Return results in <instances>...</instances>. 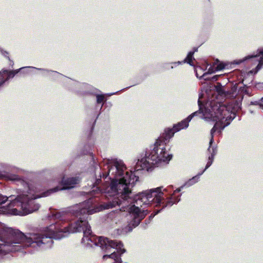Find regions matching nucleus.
I'll use <instances>...</instances> for the list:
<instances>
[{"label":"nucleus","mask_w":263,"mask_h":263,"mask_svg":"<svg viewBox=\"0 0 263 263\" xmlns=\"http://www.w3.org/2000/svg\"><path fill=\"white\" fill-rule=\"evenodd\" d=\"M9 80L7 76L3 72V69L0 71V88Z\"/></svg>","instance_id":"17"},{"label":"nucleus","mask_w":263,"mask_h":263,"mask_svg":"<svg viewBox=\"0 0 263 263\" xmlns=\"http://www.w3.org/2000/svg\"><path fill=\"white\" fill-rule=\"evenodd\" d=\"M80 182V178L78 177H70L67 179H63L62 180V187L56 186L58 187V190L57 192L60 190H68L73 188L76 185L79 183Z\"/></svg>","instance_id":"11"},{"label":"nucleus","mask_w":263,"mask_h":263,"mask_svg":"<svg viewBox=\"0 0 263 263\" xmlns=\"http://www.w3.org/2000/svg\"><path fill=\"white\" fill-rule=\"evenodd\" d=\"M28 68L35 69L36 70H40V71H44V72H52L53 73V76L54 77H57V78H58V77H64V76H63L61 73L58 72L57 71L49 70L48 69H43V68H36V67H33V66L23 67H21L18 69L13 70H8L7 69H3V72H4V73H6V76H7V77H8V78H9V79H10L13 78L15 76V75L17 73H18L21 70L24 69H28Z\"/></svg>","instance_id":"8"},{"label":"nucleus","mask_w":263,"mask_h":263,"mask_svg":"<svg viewBox=\"0 0 263 263\" xmlns=\"http://www.w3.org/2000/svg\"><path fill=\"white\" fill-rule=\"evenodd\" d=\"M204 172L205 171H204V170H203L202 172L199 173L197 175H196V176H198V179L199 180V178H200V176L201 175H202Z\"/></svg>","instance_id":"26"},{"label":"nucleus","mask_w":263,"mask_h":263,"mask_svg":"<svg viewBox=\"0 0 263 263\" xmlns=\"http://www.w3.org/2000/svg\"><path fill=\"white\" fill-rule=\"evenodd\" d=\"M236 114H230L226 117L224 122L223 124L219 123V122L215 123L213 127L211 130V139L209 142V146L208 148V151L210 153L209 156L208 162L205 165L204 171H205L213 163L214 157L217 153V148L216 146H213L212 144L214 142V134L216 131L219 133L221 132L227 126H228L231 121L235 118Z\"/></svg>","instance_id":"6"},{"label":"nucleus","mask_w":263,"mask_h":263,"mask_svg":"<svg viewBox=\"0 0 263 263\" xmlns=\"http://www.w3.org/2000/svg\"><path fill=\"white\" fill-rule=\"evenodd\" d=\"M0 255L18 251L22 248H45L52 243L50 236L44 237L34 233L26 235L18 230L6 226L0 227Z\"/></svg>","instance_id":"3"},{"label":"nucleus","mask_w":263,"mask_h":263,"mask_svg":"<svg viewBox=\"0 0 263 263\" xmlns=\"http://www.w3.org/2000/svg\"><path fill=\"white\" fill-rule=\"evenodd\" d=\"M0 51L1 52L2 54L4 56H5V57H7V58L9 59V60L11 62L10 64H12V65H13V61H11L10 60V59L9 57L7 56V55H8V52H7V51H4L3 50L1 49V48H0Z\"/></svg>","instance_id":"23"},{"label":"nucleus","mask_w":263,"mask_h":263,"mask_svg":"<svg viewBox=\"0 0 263 263\" xmlns=\"http://www.w3.org/2000/svg\"><path fill=\"white\" fill-rule=\"evenodd\" d=\"M162 208H161V209L160 210H157L156 211L154 212V214H152L149 217V220L153 219L154 218V217L157 215V214H158L162 210Z\"/></svg>","instance_id":"24"},{"label":"nucleus","mask_w":263,"mask_h":263,"mask_svg":"<svg viewBox=\"0 0 263 263\" xmlns=\"http://www.w3.org/2000/svg\"><path fill=\"white\" fill-rule=\"evenodd\" d=\"M237 89V84L231 86V89L230 90H227L229 91L228 97H234L236 95V91Z\"/></svg>","instance_id":"18"},{"label":"nucleus","mask_w":263,"mask_h":263,"mask_svg":"<svg viewBox=\"0 0 263 263\" xmlns=\"http://www.w3.org/2000/svg\"><path fill=\"white\" fill-rule=\"evenodd\" d=\"M251 104H252V105H258L260 107V108H261V109H263V97L261 98V99L260 100V101L259 102H251Z\"/></svg>","instance_id":"22"},{"label":"nucleus","mask_w":263,"mask_h":263,"mask_svg":"<svg viewBox=\"0 0 263 263\" xmlns=\"http://www.w3.org/2000/svg\"><path fill=\"white\" fill-rule=\"evenodd\" d=\"M227 87H223L220 83H217L215 86L216 90L218 94L225 97H228L229 91L226 89Z\"/></svg>","instance_id":"14"},{"label":"nucleus","mask_w":263,"mask_h":263,"mask_svg":"<svg viewBox=\"0 0 263 263\" xmlns=\"http://www.w3.org/2000/svg\"><path fill=\"white\" fill-rule=\"evenodd\" d=\"M21 71L22 73H23L24 74H28L29 73V71L28 70H26V69H23Z\"/></svg>","instance_id":"25"},{"label":"nucleus","mask_w":263,"mask_h":263,"mask_svg":"<svg viewBox=\"0 0 263 263\" xmlns=\"http://www.w3.org/2000/svg\"><path fill=\"white\" fill-rule=\"evenodd\" d=\"M245 80H244V79H243V80H242V83H243L244 85H245V86H247L248 84H247V83H246V82L245 83Z\"/></svg>","instance_id":"29"},{"label":"nucleus","mask_w":263,"mask_h":263,"mask_svg":"<svg viewBox=\"0 0 263 263\" xmlns=\"http://www.w3.org/2000/svg\"><path fill=\"white\" fill-rule=\"evenodd\" d=\"M66 82L70 85V89L79 95L95 93L96 89L93 88L91 85L87 83H80L68 78H66Z\"/></svg>","instance_id":"7"},{"label":"nucleus","mask_w":263,"mask_h":263,"mask_svg":"<svg viewBox=\"0 0 263 263\" xmlns=\"http://www.w3.org/2000/svg\"><path fill=\"white\" fill-rule=\"evenodd\" d=\"M194 52H189L186 56V57L184 59L183 61L182 62H183V64L184 63H187L191 66L193 65V63L192 62L193 60H194Z\"/></svg>","instance_id":"16"},{"label":"nucleus","mask_w":263,"mask_h":263,"mask_svg":"<svg viewBox=\"0 0 263 263\" xmlns=\"http://www.w3.org/2000/svg\"><path fill=\"white\" fill-rule=\"evenodd\" d=\"M198 104L199 107L198 110L191 114L187 118L177 124L174 125L175 132H179L181 129L188 127L189 123L194 117L199 116L201 119L207 122H213L215 123L219 122L223 124L226 117L232 114L236 113L241 109L240 103L237 101H232L227 105L219 103H211L210 106L206 105L204 109L202 108V103L198 99Z\"/></svg>","instance_id":"4"},{"label":"nucleus","mask_w":263,"mask_h":263,"mask_svg":"<svg viewBox=\"0 0 263 263\" xmlns=\"http://www.w3.org/2000/svg\"><path fill=\"white\" fill-rule=\"evenodd\" d=\"M168 64L171 65V69L175 68L177 66L182 65L183 62L182 61H177L169 63Z\"/></svg>","instance_id":"20"},{"label":"nucleus","mask_w":263,"mask_h":263,"mask_svg":"<svg viewBox=\"0 0 263 263\" xmlns=\"http://www.w3.org/2000/svg\"><path fill=\"white\" fill-rule=\"evenodd\" d=\"M170 149L168 145L157 139L154 144L146 149L144 157L137 162L136 172L144 170L149 171L154 166L158 167L168 163L173 157Z\"/></svg>","instance_id":"5"},{"label":"nucleus","mask_w":263,"mask_h":263,"mask_svg":"<svg viewBox=\"0 0 263 263\" xmlns=\"http://www.w3.org/2000/svg\"><path fill=\"white\" fill-rule=\"evenodd\" d=\"M174 130V127L173 128H167L164 130V133L161 135V136L157 139H160L161 142H164V144H166L169 142V140L171 138H172L174 135L175 133Z\"/></svg>","instance_id":"13"},{"label":"nucleus","mask_w":263,"mask_h":263,"mask_svg":"<svg viewBox=\"0 0 263 263\" xmlns=\"http://www.w3.org/2000/svg\"><path fill=\"white\" fill-rule=\"evenodd\" d=\"M97 91H98V90L96 89V90L95 91V93H93V94L96 95V96L97 104H100V103H102V104L101 108H100V109H101V108H102V106L103 105L104 102L105 101H106V100L105 97V95H103V94H101V95L97 94L96 92Z\"/></svg>","instance_id":"15"},{"label":"nucleus","mask_w":263,"mask_h":263,"mask_svg":"<svg viewBox=\"0 0 263 263\" xmlns=\"http://www.w3.org/2000/svg\"><path fill=\"white\" fill-rule=\"evenodd\" d=\"M104 163V172L100 173V178L96 179L95 183L98 185L102 177L105 178L108 177L111 182L97 187L107 198L106 202L100 205V210L113 208L122 203L124 204V206L129 202L134 203V204L129 208V216L131 219L126 227L128 232L132 231L134 228L138 226L148 213L147 210L141 211L139 206L154 204L164 209L171 207L180 201L179 197H173L171 195L167 197L164 196L165 192L173 189L172 185L166 189L160 186L148 190L138 193L132 198L131 188L138 181L139 177L135 173L127 171L125 165L121 160L107 159Z\"/></svg>","instance_id":"1"},{"label":"nucleus","mask_w":263,"mask_h":263,"mask_svg":"<svg viewBox=\"0 0 263 263\" xmlns=\"http://www.w3.org/2000/svg\"><path fill=\"white\" fill-rule=\"evenodd\" d=\"M260 55H261L262 57H260L259 60H257L259 63L258 65L257 66V67H258L259 66H261L263 64V49H258L256 52V53H254L251 55H249L248 56L245 57L242 59L236 60L234 61L233 62V64L238 65L248 60L257 58L259 57Z\"/></svg>","instance_id":"10"},{"label":"nucleus","mask_w":263,"mask_h":263,"mask_svg":"<svg viewBox=\"0 0 263 263\" xmlns=\"http://www.w3.org/2000/svg\"><path fill=\"white\" fill-rule=\"evenodd\" d=\"M198 51V48L197 47H194L193 48V51H191V52H194V53L195 52H197Z\"/></svg>","instance_id":"28"},{"label":"nucleus","mask_w":263,"mask_h":263,"mask_svg":"<svg viewBox=\"0 0 263 263\" xmlns=\"http://www.w3.org/2000/svg\"><path fill=\"white\" fill-rule=\"evenodd\" d=\"M208 75V73H204L201 78H203L205 80L209 81V80H212V81H216L217 80V78L218 77V76H214L212 77V78H210L207 77V76Z\"/></svg>","instance_id":"19"},{"label":"nucleus","mask_w":263,"mask_h":263,"mask_svg":"<svg viewBox=\"0 0 263 263\" xmlns=\"http://www.w3.org/2000/svg\"><path fill=\"white\" fill-rule=\"evenodd\" d=\"M118 92V91H117V92H112V93H110L107 94V95H108V96H111L112 95L117 94Z\"/></svg>","instance_id":"27"},{"label":"nucleus","mask_w":263,"mask_h":263,"mask_svg":"<svg viewBox=\"0 0 263 263\" xmlns=\"http://www.w3.org/2000/svg\"><path fill=\"white\" fill-rule=\"evenodd\" d=\"M3 167L4 170L3 172L0 171V178L20 182L25 187L22 194H17L14 199H11L10 207L17 208L19 211L18 214L12 215H25L37 211L40 205L36 203L35 199L48 197L59 190L58 187H53L43 192L40 195H35L37 192L36 187L33 184L25 182L17 174L23 172V170L7 164H4Z\"/></svg>","instance_id":"2"},{"label":"nucleus","mask_w":263,"mask_h":263,"mask_svg":"<svg viewBox=\"0 0 263 263\" xmlns=\"http://www.w3.org/2000/svg\"><path fill=\"white\" fill-rule=\"evenodd\" d=\"M227 66V65L226 64H225L223 63H221L218 64L216 66L215 69L216 71H220V70H221L226 68Z\"/></svg>","instance_id":"21"},{"label":"nucleus","mask_w":263,"mask_h":263,"mask_svg":"<svg viewBox=\"0 0 263 263\" xmlns=\"http://www.w3.org/2000/svg\"><path fill=\"white\" fill-rule=\"evenodd\" d=\"M199 180L198 179V176H195L193 177L191 179H190L187 181H186L183 185H182L180 187L175 190L173 194H170L171 196H173V197H179L180 199V195L176 196V193L180 192L181 191V190L183 189L184 187H188L194 185L196 183L198 182Z\"/></svg>","instance_id":"12"},{"label":"nucleus","mask_w":263,"mask_h":263,"mask_svg":"<svg viewBox=\"0 0 263 263\" xmlns=\"http://www.w3.org/2000/svg\"><path fill=\"white\" fill-rule=\"evenodd\" d=\"M16 196V195H11L7 196L0 194V205L5 203L7 201L9 202L5 209V211H4V212L12 215V214H18L19 213V211L17 208L10 207V206L11 199H14Z\"/></svg>","instance_id":"9"}]
</instances>
